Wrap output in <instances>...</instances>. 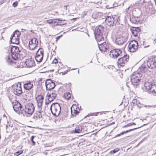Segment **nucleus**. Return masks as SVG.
I'll use <instances>...</instances> for the list:
<instances>
[{
	"instance_id": "obj_33",
	"label": "nucleus",
	"mask_w": 156,
	"mask_h": 156,
	"mask_svg": "<svg viewBox=\"0 0 156 156\" xmlns=\"http://www.w3.org/2000/svg\"><path fill=\"white\" fill-rule=\"evenodd\" d=\"M132 103L136 105H138V104H140V101L136 99H133L132 101Z\"/></svg>"
},
{
	"instance_id": "obj_5",
	"label": "nucleus",
	"mask_w": 156,
	"mask_h": 156,
	"mask_svg": "<svg viewBox=\"0 0 156 156\" xmlns=\"http://www.w3.org/2000/svg\"><path fill=\"white\" fill-rule=\"evenodd\" d=\"M57 94L58 92L55 90L51 91L50 93L48 92L47 95L48 100L47 101L46 99V101L45 102V104H48L54 100L56 98Z\"/></svg>"
},
{
	"instance_id": "obj_43",
	"label": "nucleus",
	"mask_w": 156,
	"mask_h": 156,
	"mask_svg": "<svg viewBox=\"0 0 156 156\" xmlns=\"http://www.w3.org/2000/svg\"><path fill=\"white\" fill-rule=\"evenodd\" d=\"M99 113V112H97V113H94V115H95V116H97Z\"/></svg>"
},
{
	"instance_id": "obj_28",
	"label": "nucleus",
	"mask_w": 156,
	"mask_h": 156,
	"mask_svg": "<svg viewBox=\"0 0 156 156\" xmlns=\"http://www.w3.org/2000/svg\"><path fill=\"white\" fill-rule=\"evenodd\" d=\"M139 31V30L138 28H137V29L135 28V29H133L131 30L133 34L135 36H137Z\"/></svg>"
},
{
	"instance_id": "obj_38",
	"label": "nucleus",
	"mask_w": 156,
	"mask_h": 156,
	"mask_svg": "<svg viewBox=\"0 0 156 156\" xmlns=\"http://www.w3.org/2000/svg\"><path fill=\"white\" fill-rule=\"evenodd\" d=\"M47 22L48 23L50 24H51L53 23V21H52V20L50 19V20H47Z\"/></svg>"
},
{
	"instance_id": "obj_1",
	"label": "nucleus",
	"mask_w": 156,
	"mask_h": 156,
	"mask_svg": "<svg viewBox=\"0 0 156 156\" xmlns=\"http://www.w3.org/2000/svg\"><path fill=\"white\" fill-rule=\"evenodd\" d=\"M50 110L53 115L58 116L60 113V106L58 103H54L51 105Z\"/></svg>"
},
{
	"instance_id": "obj_42",
	"label": "nucleus",
	"mask_w": 156,
	"mask_h": 156,
	"mask_svg": "<svg viewBox=\"0 0 156 156\" xmlns=\"http://www.w3.org/2000/svg\"><path fill=\"white\" fill-rule=\"evenodd\" d=\"M52 21H53V23L55 24L56 22V20H52Z\"/></svg>"
},
{
	"instance_id": "obj_13",
	"label": "nucleus",
	"mask_w": 156,
	"mask_h": 156,
	"mask_svg": "<svg viewBox=\"0 0 156 156\" xmlns=\"http://www.w3.org/2000/svg\"><path fill=\"white\" fill-rule=\"evenodd\" d=\"M12 91L14 94L18 96L19 95L22 93L21 84L18 83L17 84L14 85L12 87Z\"/></svg>"
},
{
	"instance_id": "obj_40",
	"label": "nucleus",
	"mask_w": 156,
	"mask_h": 156,
	"mask_svg": "<svg viewBox=\"0 0 156 156\" xmlns=\"http://www.w3.org/2000/svg\"><path fill=\"white\" fill-rule=\"evenodd\" d=\"M58 62L57 60L56 59H55L53 61L52 63L56 64Z\"/></svg>"
},
{
	"instance_id": "obj_39",
	"label": "nucleus",
	"mask_w": 156,
	"mask_h": 156,
	"mask_svg": "<svg viewBox=\"0 0 156 156\" xmlns=\"http://www.w3.org/2000/svg\"><path fill=\"white\" fill-rule=\"evenodd\" d=\"M73 108L74 109V113L75 114H77V113H79V112L76 110H75V109H74V107H73Z\"/></svg>"
},
{
	"instance_id": "obj_46",
	"label": "nucleus",
	"mask_w": 156,
	"mask_h": 156,
	"mask_svg": "<svg viewBox=\"0 0 156 156\" xmlns=\"http://www.w3.org/2000/svg\"><path fill=\"white\" fill-rule=\"evenodd\" d=\"M60 37V36H59L57 38V40Z\"/></svg>"
},
{
	"instance_id": "obj_36",
	"label": "nucleus",
	"mask_w": 156,
	"mask_h": 156,
	"mask_svg": "<svg viewBox=\"0 0 156 156\" xmlns=\"http://www.w3.org/2000/svg\"><path fill=\"white\" fill-rule=\"evenodd\" d=\"M23 152V151L22 150L19 151L14 154L16 156H18L19 155L22 154Z\"/></svg>"
},
{
	"instance_id": "obj_34",
	"label": "nucleus",
	"mask_w": 156,
	"mask_h": 156,
	"mask_svg": "<svg viewBox=\"0 0 156 156\" xmlns=\"http://www.w3.org/2000/svg\"><path fill=\"white\" fill-rule=\"evenodd\" d=\"M136 124L133 122L129 123L122 126V128H125L128 126H130L133 125H135Z\"/></svg>"
},
{
	"instance_id": "obj_25",
	"label": "nucleus",
	"mask_w": 156,
	"mask_h": 156,
	"mask_svg": "<svg viewBox=\"0 0 156 156\" xmlns=\"http://www.w3.org/2000/svg\"><path fill=\"white\" fill-rule=\"evenodd\" d=\"M148 70L149 71H151V70H149L146 66H142L138 70L142 73H144L147 72Z\"/></svg>"
},
{
	"instance_id": "obj_30",
	"label": "nucleus",
	"mask_w": 156,
	"mask_h": 156,
	"mask_svg": "<svg viewBox=\"0 0 156 156\" xmlns=\"http://www.w3.org/2000/svg\"><path fill=\"white\" fill-rule=\"evenodd\" d=\"M137 129V128H133V129H129L128 130H127L126 131H124V132H122L121 133H120V134H117L116 135V136H120V135L123 134L124 133L129 132H130V131H132V130H133L134 129Z\"/></svg>"
},
{
	"instance_id": "obj_2",
	"label": "nucleus",
	"mask_w": 156,
	"mask_h": 156,
	"mask_svg": "<svg viewBox=\"0 0 156 156\" xmlns=\"http://www.w3.org/2000/svg\"><path fill=\"white\" fill-rule=\"evenodd\" d=\"M22 49L17 46H12L11 49V56L13 60H17L20 55Z\"/></svg>"
},
{
	"instance_id": "obj_14",
	"label": "nucleus",
	"mask_w": 156,
	"mask_h": 156,
	"mask_svg": "<svg viewBox=\"0 0 156 156\" xmlns=\"http://www.w3.org/2000/svg\"><path fill=\"white\" fill-rule=\"evenodd\" d=\"M38 42L36 38L31 39L29 42V47L30 50H34L37 46Z\"/></svg>"
},
{
	"instance_id": "obj_10",
	"label": "nucleus",
	"mask_w": 156,
	"mask_h": 156,
	"mask_svg": "<svg viewBox=\"0 0 156 156\" xmlns=\"http://www.w3.org/2000/svg\"><path fill=\"white\" fill-rule=\"evenodd\" d=\"M129 57L128 55H125L119 58L117 62L118 66L120 67V66H124L125 64L128 61Z\"/></svg>"
},
{
	"instance_id": "obj_31",
	"label": "nucleus",
	"mask_w": 156,
	"mask_h": 156,
	"mask_svg": "<svg viewBox=\"0 0 156 156\" xmlns=\"http://www.w3.org/2000/svg\"><path fill=\"white\" fill-rule=\"evenodd\" d=\"M38 54L39 55H43V56L44 51L42 48H41L38 49L36 54V55Z\"/></svg>"
},
{
	"instance_id": "obj_15",
	"label": "nucleus",
	"mask_w": 156,
	"mask_h": 156,
	"mask_svg": "<svg viewBox=\"0 0 156 156\" xmlns=\"http://www.w3.org/2000/svg\"><path fill=\"white\" fill-rule=\"evenodd\" d=\"M148 68L151 69L156 67V58H152L148 59L147 62Z\"/></svg>"
},
{
	"instance_id": "obj_9",
	"label": "nucleus",
	"mask_w": 156,
	"mask_h": 156,
	"mask_svg": "<svg viewBox=\"0 0 156 156\" xmlns=\"http://www.w3.org/2000/svg\"><path fill=\"white\" fill-rule=\"evenodd\" d=\"M20 33L18 31L16 30L14 32L11 39L10 41L12 43L18 44L19 43V37Z\"/></svg>"
},
{
	"instance_id": "obj_44",
	"label": "nucleus",
	"mask_w": 156,
	"mask_h": 156,
	"mask_svg": "<svg viewBox=\"0 0 156 156\" xmlns=\"http://www.w3.org/2000/svg\"><path fill=\"white\" fill-rule=\"evenodd\" d=\"M34 136H32L31 137V140H33L34 138Z\"/></svg>"
},
{
	"instance_id": "obj_12",
	"label": "nucleus",
	"mask_w": 156,
	"mask_h": 156,
	"mask_svg": "<svg viewBox=\"0 0 156 156\" xmlns=\"http://www.w3.org/2000/svg\"><path fill=\"white\" fill-rule=\"evenodd\" d=\"M35 107L32 103H29L25 105L24 111L29 115H32L34 111Z\"/></svg>"
},
{
	"instance_id": "obj_18",
	"label": "nucleus",
	"mask_w": 156,
	"mask_h": 156,
	"mask_svg": "<svg viewBox=\"0 0 156 156\" xmlns=\"http://www.w3.org/2000/svg\"><path fill=\"white\" fill-rule=\"evenodd\" d=\"M44 99V97L41 95H38L36 98L37 102V107L39 108V111L41 110L42 108V103Z\"/></svg>"
},
{
	"instance_id": "obj_19",
	"label": "nucleus",
	"mask_w": 156,
	"mask_h": 156,
	"mask_svg": "<svg viewBox=\"0 0 156 156\" xmlns=\"http://www.w3.org/2000/svg\"><path fill=\"white\" fill-rule=\"evenodd\" d=\"M126 41V37H123L120 35H118L115 39V43L118 45H121L123 44Z\"/></svg>"
},
{
	"instance_id": "obj_37",
	"label": "nucleus",
	"mask_w": 156,
	"mask_h": 156,
	"mask_svg": "<svg viewBox=\"0 0 156 156\" xmlns=\"http://www.w3.org/2000/svg\"><path fill=\"white\" fill-rule=\"evenodd\" d=\"M18 3L17 1L13 2L12 4V6L13 7H16L18 5Z\"/></svg>"
},
{
	"instance_id": "obj_8",
	"label": "nucleus",
	"mask_w": 156,
	"mask_h": 156,
	"mask_svg": "<svg viewBox=\"0 0 156 156\" xmlns=\"http://www.w3.org/2000/svg\"><path fill=\"white\" fill-rule=\"evenodd\" d=\"M122 51L120 49L116 48L111 50L109 53L110 57L114 59H117L118 57L121 56Z\"/></svg>"
},
{
	"instance_id": "obj_32",
	"label": "nucleus",
	"mask_w": 156,
	"mask_h": 156,
	"mask_svg": "<svg viewBox=\"0 0 156 156\" xmlns=\"http://www.w3.org/2000/svg\"><path fill=\"white\" fill-rule=\"evenodd\" d=\"M64 96L66 99L68 100L70 99L71 97V94L69 92L66 93L64 94Z\"/></svg>"
},
{
	"instance_id": "obj_41",
	"label": "nucleus",
	"mask_w": 156,
	"mask_h": 156,
	"mask_svg": "<svg viewBox=\"0 0 156 156\" xmlns=\"http://www.w3.org/2000/svg\"><path fill=\"white\" fill-rule=\"evenodd\" d=\"M31 142H32V144L33 145H35V142L34 141V140H31Z\"/></svg>"
},
{
	"instance_id": "obj_45",
	"label": "nucleus",
	"mask_w": 156,
	"mask_h": 156,
	"mask_svg": "<svg viewBox=\"0 0 156 156\" xmlns=\"http://www.w3.org/2000/svg\"><path fill=\"white\" fill-rule=\"evenodd\" d=\"M72 109H73L72 107H71V113H72V111H73Z\"/></svg>"
},
{
	"instance_id": "obj_22",
	"label": "nucleus",
	"mask_w": 156,
	"mask_h": 156,
	"mask_svg": "<svg viewBox=\"0 0 156 156\" xmlns=\"http://www.w3.org/2000/svg\"><path fill=\"white\" fill-rule=\"evenodd\" d=\"M43 112L42 108H41V110L39 111V108H37V109L36 112L34 114V117L37 119H40L42 117V114L41 113Z\"/></svg>"
},
{
	"instance_id": "obj_7",
	"label": "nucleus",
	"mask_w": 156,
	"mask_h": 156,
	"mask_svg": "<svg viewBox=\"0 0 156 156\" xmlns=\"http://www.w3.org/2000/svg\"><path fill=\"white\" fill-rule=\"evenodd\" d=\"M128 51L131 52H135L138 48V43L135 40H133L130 41L128 46Z\"/></svg>"
},
{
	"instance_id": "obj_21",
	"label": "nucleus",
	"mask_w": 156,
	"mask_h": 156,
	"mask_svg": "<svg viewBox=\"0 0 156 156\" xmlns=\"http://www.w3.org/2000/svg\"><path fill=\"white\" fill-rule=\"evenodd\" d=\"M25 63L26 66L28 67H31L34 65V62L32 59H28L25 62Z\"/></svg>"
},
{
	"instance_id": "obj_20",
	"label": "nucleus",
	"mask_w": 156,
	"mask_h": 156,
	"mask_svg": "<svg viewBox=\"0 0 156 156\" xmlns=\"http://www.w3.org/2000/svg\"><path fill=\"white\" fill-rule=\"evenodd\" d=\"M104 31V27L101 25H99L96 28L94 34H103Z\"/></svg>"
},
{
	"instance_id": "obj_6",
	"label": "nucleus",
	"mask_w": 156,
	"mask_h": 156,
	"mask_svg": "<svg viewBox=\"0 0 156 156\" xmlns=\"http://www.w3.org/2000/svg\"><path fill=\"white\" fill-rule=\"evenodd\" d=\"M142 74L138 72L134 73L131 76V81L132 84L134 85L135 83H139L141 80Z\"/></svg>"
},
{
	"instance_id": "obj_4",
	"label": "nucleus",
	"mask_w": 156,
	"mask_h": 156,
	"mask_svg": "<svg viewBox=\"0 0 156 156\" xmlns=\"http://www.w3.org/2000/svg\"><path fill=\"white\" fill-rule=\"evenodd\" d=\"M145 89L148 92L152 94H156V85L155 84L150 82H146L144 84Z\"/></svg>"
},
{
	"instance_id": "obj_48",
	"label": "nucleus",
	"mask_w": 156,
	"mask_h": 156,
	"mask_svg": "<svg viewBox=\"0 0 156 156\" xmlns=\"http://www.w3.org/2000/svg\"><path fill=\"white\" fill-rule=\"evenodd\" d=\"M144 107H147V105H145V106H144Z\"/></svg>"
},
{
	"instance_id": "obj_17",
	"label": "nucleus",
	"mask_w": 156,
	"mask_h": 156,
	"mask_svg": "<svg viewBox=\"0 0 156 156\" xmlns=\"http://www.w3.org/2000/svg\"><path fill=\"white\" fill-rule=\"evenodd\" d=\"M98 45L100 50L102 52H106L108 49V44L106 42H104L102 43H98Z\"/></svg>"
},
{
	"instance_id": "obj_24",
	"label": "nucleus",
	"mask_w": 156,
	"mask_h": 156,
	"mask_svg": "<svg viewBox=\"0 0 156 156\" xmlns=\"http://www.w3.org/2000/svg\"><path fill=\"white\" fill-rule=\"evenodd\" d=\"M33 84L30 82L26 83L24 85V88L26 90H30L33 87Z\"/></svg>"
},
{
	"instance_id": "obj_29",
	"label": "nucleus",
	"mask_w": 156,
	"mask_h": 156,
	"mask_svg": "<svg viewBox=\"0 0 156 156\" xmlns=\"http://www.w3.org/2000/svg\"><path fill=\"white\" fill-rule=\"evenodd\" d=\"M82 127L81 126H77L75 129V133H80L82 131Z\"/></svg>"
},
{
	"instance_id": "obj_47",
	"label": "nucleus",
	"mask_w": 156,
	"mask_h": 156,
	"mask_svg": "<svg viewBox=\"0 0 156 156\" xmlns=\"http://www.w3.org/2000/svg\"><path fill=\"white\" fill-rule=\"evenodd\" d=\"M151 106H150V105H148V106H147V107H151Z\"/></svg>"
},
{
	"instance_id": "obj_23",
	"label": "nucleus",
	"mask_w": 156,
	"mask_h": 156,
	"mask_svg": "<svg viewBox=\"0 0 156 156\" xmlns=\"http://www.w3.org/2000/svg\"><path fill=\"white\" fill-rule=\"evenodd\" d=\"M95 39L98 42L104 41L103 34H94Z\"/></svg>"
},
{
	"instance_id": "obj_3",
	"label": "nucleus",
	"mask_w": 156,
	"mask_h": 156,
	"mask_svg": "<svg viewBox=\"0 0 156 156\" xmlns=\"http://www.w3.org/2000/svg\"><path fill=\"white\" fill-rule=\"evenodd\" d=\"M105 21L108 25L113 26L116 24L118 20L116 16H106Z\"/></svg>"
},
{
	"instance_id": "obj_26",
	"label": "nucleus",
	"mask_w": 156,
	"mask_h": 156,
	"mask_svg": "<svg viewBox=\"0 0 156 156\" xmlns=\"http://www.w3.org/2000/svg\"><path fill=\"white\" fill-rule=\"evenodd\" d=\"M43 57V55H36L35 56V59L37 62H41L42 60Z\"/></svg>"
},
{
	"instance_id": "obj_49",
	"label": "nucleus",
	"mask_w": 156,
	"mask_h": 156,
	"mask_svg": "<svg viewBox=\"0 0 156 156\" xmlns=\"http://www.w3.org/2000/svg\"><path fill=\"white\" fill-rule=\"evenodd\" d=\"M78 73H79V71H78Z\"/></svg>"
},
{
	"instance_id": "obj_11",
	"label": "nucleus",
	"mask_w": 156,
	"mask_h": 156,
	"mask_svg": "<svg viewBox=\"0 0 156 156\" xmlns=\"http://www.w3.org/2000/svg\"><path fill=\"white\" fill-rule=\"evenodd\" d=\"M14 110L18 113L23 111V108L22 107L20 103L16 100H14L12 103Z\"/></svg>"
},
{
	"instance_id": "obj_27",
	"label": "nucleus",
	"mask_w": 156,
	"mask_h": 156,
	"mask_svg": "<svg viewBox=\"0 0 156 156\" xmlns=\"http://www.w3.org/2000/svg\"><path fill=\"white\" fill-rule=\"evenodd\" d=\"M6 62L8 63L10 65H12L13 64L15 63V62L11 58L10 56H7L6 58Z\"/></svg>"
},
{
	"instance_id": "obj_35",
	"label": "nucleus",
	"mask_w": 156,
	"mask_h": 156,
	"mask_svg": "<svg viewBox=\"0 0 156 156\" xmlns=\"http://www.w3.org/2000/svg\"><path fill=\"white\" fill-rule=\"evenodd\" d=\"M119 148H117L111 151L110 152V153H115L116 152L119 151Z\"/></svg>"
},
{
	"instance_id": "obj_16",
	"label": "nucleus",
	"mask_w": 156,
	"mask_h": 156,
	"mask_svg": "<svg viewBox=\"0 0 156 156\" xmlns=\"http://www.w3.org/2000/svg\"><path fill=\"white\" fill-rule=\"evenodd\" d=\"M46 87L47 90H50L54 88L55 87V83L51 79H48L45 82Z\"/></svg>"
}]
</instances>
